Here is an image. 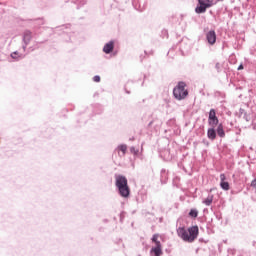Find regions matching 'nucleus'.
Here are the masks:
<instances>
[{
	"label": "nucleus",
	"mask_w": 256,
	"mask_h": 256,
	"mask_svg": "<svg viewBox=\"0 0 256 256\" xmlns=\"http://www.w3.org/2000/svg\"><path fill=\"white\" fill-rule=\"evenodd\" d=\"M177 235L183 241H186L187 243H193V241H195L199 235V227L192 226V227L188 228V230L185 229V227H179L177 229Z\"/></svg>",
	"instance_id": "obj_1"
},
{
	"label": "nucleus",
	"mask_w": 256,
	"mask_h": 256,
	"mask_svg": "<svg viewBox=\"0 0 256 256\" xmlns=\"http://www.w3.org/2000/svg\"><path fill=\"white\" fill-rule=\"evenodd\" d=\"M115 185H116V188L118 189V193L120 197L127 199L129 195H131V189L129 188L127 177L123 175L116 176Z\"/></svg>",
	"instance_id": "obj_2"
},
{
	"label": "nucleus",
	"mask_w": 256,
	"mask_h": 256,
	"mask_svg": "<svg viewBox=\"0 0 256 256\" xmlns=\"http://www.w3.org/2000/svg\"><path fill=\"white\" fill-rule=\"evenodd\" d=\"M185 87H187V84L183 81L178 82L176 87H174L173 96L177 101H183V99H186L187 95H189V91L185 89Z\"/></svg>",
	"instance_id": "obj_3"
},
{
	"label": "nucleus",
	"mask_w": 256,
	"mask_h": 256,
	"mask_svg": "<svg viewBox=\"0 0 256 256\" xmlns=\"http://www.w3.org/2000/svg\"><path fill=\"white\" fill-rule=\"evenodd\" d=\"M208 124L210 127H217V125H219V118H217V112H215V109H210Z\"/></svg>",
	"instance_id": "obj_4"
},
{
	"label": "nucleus",
	"mask_w": 256,
	"mask_h": 256,
	"mask_svg": "<svg viewBox=\"0 0 256 256\" xmlns=\"http://www.w3.org/2000/svg\"><path fill=\"white\" fill-rule=\"evenodd\" d=\"M33 39V35L30 30H25L23 33V46L22 49L23 51H26L27 45L31 43V40Z\"/></svg>",
	"instance_id": "obj_5"
},
{
	"label": "nucleus",
	"mask_w": 256,
	"mask_h": 256,
	"mask_svg": "<svg viewBox=\"0 0 256 256\" xmlns=\"http://www.w3.org/2000/svg\"><path fill=\"white\" fill-rule=\"evenodd\" d=\"M199 6L195 8V13L201 14L205 13L209 7H211V4H206L203 0H198Z\"/></svg>",
	"instance_id": "obj_6"
},
{
	"label": "nucleus",
	"mask_w": 256,
	"mask_h": 256,
	"mask_svg": "<svg viewBox=\"0 0 256 256\" xmlns=\"http://www.w3.org/2000/svg\"><path fill=\"white\" fill-rule=\"evenodd\" d=\"M206 40L208 41L209 45L217 43V34L215 33V30H210L206 33Z\"/></svg>",
	"instance_id": "obj_7"
},
{
	"label": "nucleus",
	"mask_w": 256,
	"mask_h": 256,
	"mask_svg": "<svg viewBox=\"0 0 256 256\" xmlns=\"http://www.w3.org/2000/svg\"><path fill=\"white\" fill-rule=\"evenodd\" d=\"M115 49V42L113 40L106 43L103 47V52L106 53V55H109Z\"/></svg>",
	"instance_id": "obj_8"
},
{
	"label": "nucleus",
	"mask_w": 256,
	"mask_h": 256,
	"mask_svg": "<svg viewBox=\"0 0 256 256\" xmlns=\"http://www.w3.org/2000/svg\"><path fill=\"white\" fill-rule=\"evenodd\" d=\"M225 179V174H220V187L221 189H223V191H229V182H226Z\"/></svg>",
	"instance_id": "obj_9"
},
{
	"label": "nucleus",
	"mask_w": 256,
	"mask_h": 256,
	"mask_svg": "<svg viewBox=\"0 0 256 256\" xmlns=\"http://www.w3.org/2000/svg\"><path fill=\"white\" fill-rule=\"evenodd\" d=\"M150 254L153 256H161L163 255V249L161 248V244H157V246L152 247L150 250Z\"/></svg>",
	"instance_id": "obj_10"
},
{
	"label": "nucleus",
	"mask_w": 256,
	"mask_h": 256,
	"mask_svg": "<svg viewBox=\"0 0 256 256\" xmlns=\"http://www.w3.org/2000/svg\"><path fill=\"white\" fill-rule=\"evenodd\" d=\"M207 137L210 141H215V139H217V131L215 130V127L211 126V128L207 130Z\"/></svg>",
	"instance_id": "obj_11"
},
{
	"label": "nucleus",
	"mask_w": 256,
	"mask_h": 256,
	"mask_svg": "<svg viewBox=\"0 0 256 256\" xmlns=\"http://www.w3.org/2000/svg\"><path fill=\"white\" fill-rule=\"evenodd\" d=\"M116 151H118L120 157H125V154L127 153V144L118 145Z\"/></svg>",
	"instance_id": "obj_12"
},
{
	"label": "nucleus",
	"mask_w": 256,
	"mask_h": 256,
	"mask_svg": "<svg viewBox=\"0 0 256 256\" xmlns=\"http://www.w3.org/2000/svg\"><path fill=\"white\" fill-rule=\"evenodd\" d=\"M216 133H217L218 137H221V139H223L225 137V130L223 129L222 123L218 124Z\"/></svg>",
	"instance_id": "obj_13"
},
{
	"label": "nucleus",
	"mask_w": 256,
	"mask_h": 256,
	"mask_svg": "<svg viewBox=\"0 0 256 256\" xmlns=\"http://www.w3.org/2000/svg\"><path fill=\"white\" fill-rule=\"evenodd\" d=\"M213 203V195L209 194L206 199L203 200V204L209 207Z\"/></svg>",
	"instance_id": "obj_14"
},
{
	"label": "nucleus",
	"mask_w": 256,
	"mask_h": 256,
	"mask_svg": "<svg viewBox=\"0 0 256 256\" xmlns=\"http://www.w3.org/2000/svg\"><path fill=\"white\" fill-rule=\"evenodd\" d=\"M198 215H199V211H197V209H191L189 212V216L192 217L193 219H196Z\"/></svg>",
	"instance_id": "obj_15"
},
{
	"label": "nucleus",
	"mask_w": 256,
	"mask_h": 256,
	"mask_svg": "<svg viewBox=\"0 0 256 256\" xmlns=\"http://www.w3.org/2000/svg\"><path fill=\"white\" fill-rule=\"evenodd\" d=\"M75 4L77 5V9L83 7V5L87 4V0H76Z\"/></svg>",
	"instance_id": "obj_16"
},
{
	"label": "nucleus",
	"mask_w": 256,
	"mask_h": 256,
	"mask_svg": "<svg viewBox=\"0 0 256 256\" xmlns=\"http://www.w3.org/2000/svg\"><path fill=\"white\" fill-rule=\"evenodd\" d=\"M158 239H159V235L158 234H154L152 236V243H155V246H157L158 244L161 245V241H159Z\"/></svg>",
	"instance_id": "obj_17"
},
{
	"label": "nucleus",
	"mask_w": 256,
	"mask_h": 256,
	"mask_svg": "<svg viewBox=\"0 0 256 256\" xmlns=\"http://www.w3.org/2000/svg\"><path fill=\"white\" fill-rule=\"evenodd\" d=\"M11 57H12V59H16V60H19V52H17V51H15V52H13L12 54H11Z\"/></svg>",
	"instance_id": "obj_18"
},
{
	"label": "nucleus",
	"mask_w": 256,
	"mask_h": 256,
	"mask_svg": "<svg viewBox=\"0 0 256 256\" xmlns=\"http://www.w3.org/2000/svg\"><path fill=\"white\" fill-rule=\"evenodd\" d=\"M161 177H162V179H167V170L166 169L161 170Z\"/></svg>",
	"instance_id": "obj_19"
},
{
	"label": "nucleus",
	"mask_w": 256,
	"mask_h": 256,
	"mask_svg": "<svg viewBox=\"0 0 256 256\" xmlns=\"http://www.w3.org/2000/svg\"><path fill=\"white\" fill-rule=\"evenodd\" d=\"M215 69H216L217 73H221V64L219 62H217L215 64Z\"/></svg>",
	"instance_id": "obj_20"
},
{
	"label": "nucleus",
	"mask_w": 256,
	"mask_h": 256,
	"mask_svg": "<svg viewBox=\"0 0 256 256\" xmlns=\"http://www.w3.org/2000/svg\"><path fill=\"white\" fill-rule=\"evenodd\" d=\"M93 81H94L95 83H99V81H101V76H99V75L94 76V77H93Z\"/></svg>",
	"instance_id": "obj_21"
},
{
	"label": "nucleus",
	"mask_w": 256,
	"mask_h": 256,
	"mask_svg": "<svg viewBox=\"0 0 256 256\" xmlns=\"http://www.w3.org/2000/svg\"><path fill=\"white\" fill-rule=\"evenodd\" d=\"M251 187H253L254 189H256V178L254 180H252L251 182Z\"/></svg>",
	"instance_id": "obj_22"
},
{
	"label": "nucleus",
	"mask_w": 256,
	"mask_h": 256,
	"mask_svg": "<svg viewBox=\"0 0 256 256\" xmlns=\"http://www.w3.org/2000/svg\"><path fill=\"white\" fill-rule=\"evenodd\" d=\"M206 5H210V7H213V0H206Z\"/></svg>",
	"instance_id": "obj_23"
},
{
	"label": "nucleus",
	"mask_w": 256,
	"mask_h": 256,
	"mask_svg": "<svg viewBox=\"0 0 256 256\" xmlns=\"http://www.w3.org/2000/svg\"><path fill=\"white\" fill-rule=\"evenodd\" d=\"M243 64H240L239 66H238V71H241V70H243Z\"/></svg>",
	"instance_id": "obj_24"
},
{
	"label": "nucleus",
	"mask_w": 256,
	"mask_h": 256,
	"mask_svg": "<svg viewBox=\"0 0 256 256\" xmlns=\"http://www.w3.org/2000/svg\"><path fill=\"white\" fill-rule=\"evenodd\" d=\"M130 151L133 153V151H135V147H131Z\"/></svg>",
	"instance_id": "obj_25"
},
{
	"label": "nucleus",
	"mask_w": 256,
	"mask_h": 256,
	"mask_svg": "<svg viewBox=\"0 0 256 256\" xmlns=\"http://www.w3.org/2000/svg\"><path fill=\"white\" fill-rule=\"evenodd\" d=\"M218 1H223V0H218Z\"/></svg>",
	"instance_id": "obj_26"
}]
</instances>
